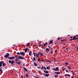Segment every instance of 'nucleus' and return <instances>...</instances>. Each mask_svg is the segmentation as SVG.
Listing matches in <instances>:
<instances>
[{"label": "nucleus", "mask_w": 78, "mask_h": 78, "mask_svg": "<svg viewBox=\"0 0 78 78\" xmlns=\"http://www.w3.org/2000/svg\"><path fill=\"white\" fill-rule=\"evenodd\" d=\"M18 57H16V58L18 59H24V57L20 56V55H18Z\"/></svg>", "instance_id": "f257e3e1"}, {"label": "nucleus", "mask_w": 78, "mask_h": 78, "mask_svg": "<svg viewBox=\"0 0 78 78\" xmlns=\"http://www.w3.org/2000/svg\"><path fill=\"white\" fill-rule=\"evenodd\" d=\"M9 62L10 64L11 63V65H12V66L14 65V62L13 60H12V61L11 60H9Z\"/></svg>", "instance_id": "f03ea898"}, {"label": "nucleus", "mask_w": 78, "mask_h": 78, "mask_svg": "<svg viewBox=\"0 0 78 78\" xmlns=\"http://www.w3.org/2000/svg\"><path fill=\"white\" fill-rule=\"evenodd\" d=\"M9 56V53H7L4 56V57L5 58H9L8 56Z\"/></svg>", "instance_id": "7ed1b4c3"}, {"label": "nucleus", "mask_w": 78, "mask_h": 78, "mask_svg": "<svg viewBox=\"0 0 78 78\" xmlns=\"http://www.w3.org/2000/svg\"><path fill=\"white\" fill-rule=\"evenodd\" d=\"M52 70H55L56 71H59V67H56V69L52 68Z\"/></svg>", "instance_id": "20e7f679"}, {"label": "nucleus", "mask_w": 78, "mask_h": 78, "mask_svg": "<svg viewBox=\"0 0 78 78\" xmlns=\"http://www.w3.org/2000/svg\"><path fill=\"white\" fill-rule=\"evenodd\" d=\"M20 54L21 55H23V56H25V53L23 52H20Z\"/></svg>", "instance_id": "39448f33"}, {"label": "nucleus", "mask_w": 78, "mask_h": 78, "mask_svg": "<svg viewBox=\"0 0 78 78\" xmlns=\"http://www.w3.org/2000/svg\"><path fill=\"white\" fill-rule=\"evenodd\" d=\"M40 53H41V52H38V53H36V58H38L39 57V55H40Z\"/></svg>", "instance_id": "423d86ee"}, {"label": "nucleus", "mask_w": 78, "mask_h": 78, "mask_svg": "<svg viewBox=\"0 0 78 78\" xmlns=\"http://www.w3.org/2000/svg\"><path fill=\"white\" fill-rule=\"evenodd\" d=\"M3 63H4V62H3V61H1L0 62V67H2V64H3Z\"/></svg>", "instance_id": "0eeeda50"}, {"label": "nucleus", "mask_w": 78, "mask_h": 78, "mask_svg": "<svg viewBox=\"0 0 78 78\" xmlns=\"http://www.w3.org/2000/svg\"><path fill=\"white\" fill-rule=\"evenodd\" d=\"M8 58H9V59H10L11 60V59H14V57H8Z\"/></svg>", "instance_id": "6e6552de"}, {"label": "nucleus", "mask_w": 78, "mask_h": 78, "mask_svg": "<svg viewBox=\"0 0 78 78\" xmlns=\"http://www.w3.org/2000/svg\"><path fill=\"white\" fill-rule=\"evenodd\" d=\"M43 75L45 76H46L47 77H48V76H49V74H45L44 73H43Z\"/></svg>", "instance_id": "1a4fd4ad"}, {"label": "nucleus", "mask_w": 78, "mask_h": 78, "mask_svg": "<svg viewBox=\"0 0 78 78\" xmlns=\"http://www.w3.org/2000/svg\"><path fill=\"white\" fill-rule=\"evenodd\" d=\"M28 48H26L24 49L25 52V53H26V52H27V50H28Z\"/></svg>", "instance_id": "9d476101"}, {"label": "nucleus", "mask_w": 78, "mask_h": 78, "mask_svg": "<svg viewBox=\"0 0 78 78\" xmlns=\"http://www.w3.org/2000/svg\"><path fill=\"white\" fill-rule=\"evenodd\" d=\"M53 43V40H50V42H49V44H51Z\"/></svg>", "instance_id": "9b49d317"}, {"label": "nucleus", "mask_w": 78, "mask_h": 78, "mask_svg": "<svg viewBox=\"0 0 78 78\" xmlns=\"http://www.w3.org/2000/svg\"><path fill=\"white\" fill-rule=\"evenodd\" d=\"M54 73H55L56 74H58V75H59V74H60V72H55Z\"/></svg>", "instance_id": "f8f14e48"}, {"label": "nucleus", "mask_w": 78, "mask_h": 78, "mask_svg": "<svg viewBox=\"0 0 78 78\" xmlns=\"http://www.w3.org/2000/svg\"><path fill=\"white\" fill-rule=\"evenodd\" d=\"M33 59H33H32V61H33V62H34V61H36V58L35 57H33Z\"/></svg>", "instance_id": "ddd939ff"}, {"label": "nucleus", "mask_w": 78, "mask_h": 78, "mask_svg": "<svg viewBox=\"0 0 78 78\" xmlns=\"http://www.w3.org/2000/svg\"><path fill=\"white\" fill-rule=\"evenodd\" d=\"M32 53V52H31V51H30L29 52V55L30 56L31 55Z\"/></svg>", "instance_id": "4468645a"}, {"label": "nucleus", "mask_w": 78, "mask_h": 78, "mask_svg": "<svg viewBox=\"0 0 78 78\" xmlns=\"http://www.w3.org/2000/svg\"><path fill=\"white\" fill-rule=\"evenodd\" d=\"M23 69H24V70H25V71H26V72H28V70H27V69H26V68L24 67Z\"/></svg>", "instance_id": "2eb2a0df"}, {"label": "nucleus", "mask_w": 78, "mask_h": 78, "mask_svg": "<svg viewBox=\"0 0 78 78\" xmlns=\"http://www.w3.org/2000/svg\"><path fill=\"white\" fill-rule=\"evenodd\" d=\"M6 66V63H2V66H3V67H4V66Z\"/></svg>", "instance_id": "dca6fc26"}, {"label": "nucleus", "mask_w": 78, "mask_h": 78, "mask_svg": "<svg viewBox=\"0 0 78 78\" xmlns=\"http://www.w3.org/2000/svg\"><path fill=\"white\" fill-rule=\"evenodd\" d=\"M76 37V36H74L73 37V40H75Z\"/></svg>", "instance_id": "f3484780"}, {"label": "nucleus", "mask_w": 78, "mask_h": 78, "mask_svg": "<svg viewBox=\"0 0 78 78\" xmlns=\"http://www.w3.org/2000/svg\"><path fill=\"white\" fill-rule=\"evenodd\" d=\"M26 77H28V76H29L28 75V73H27L26 74Z\"/></svg>", "instance_id": "a211bd4d"}, {"label": "nucleus", "mask_w": 78, "mask_h": 78, "mask_svg": "<svg viewBox=\"0 0 78 78\" xmlns=\"http://www.w3.org/2000/svg\"><path fill=\"white\" fill-rule=\"evenodd\" d=\"M34 66H37V63H36V62H34Z\"/></svg>", "instance_id": "6ab92c4d"}, {"label": "nucleus", "mask_w": 78, "mask_h": 78, "mask_svg": "<svg viewBox=\"0 0 78 78\" xmlns=\"http://www.w3.org/2000/svg\"><path fill=\"white\" fill-rule=\"evenodd\" d=\"M44 73H48V71H44Z\"/></svg>", "instance_id": "aec40b11"}, {"label": "nucleus", "mask_w": 78, "mask_h": 78, "mask_svg": "<svg viewBox=\"0 0 78 78\" xmlns=\"http://www.w3.org/2000/svg\"><path fill=\"white\" fill-rule=\"evenodd\" d=\"M65 76H70V75L65 74Z\"/></svg>", "instance_id": "412c9836"}, {"label": "nucleus", "mask_w": 78, "mask_h": 78, "mask_svg": "<svg viewBox=\"0 0 78 78\" xmlns=\"http://www.w3.org/2000/svg\"><path fill=\"white\" fill-rule=\"evenodd\" d=\"M46 68H47V69L48 70H49V69H50V67L49 66L47 67H46Z\"/></svg>", "instance_id": "4be33fe9"}, {"label": "nucleus", "mask_w": 78, "mask_h": 78, "mask_svg": "<svg viewBox=\"0 0 78 78\" xmlns=\"http://www.w3.org/2000/svg\"><path fill=\"white\" fill-rule=\"evenodd\" d=\"M30 45V43H28L27 44V45H26V46L27 47H28V46H29V45Z\"/></svg>", "instance_id": "5701e85b"}, {"label": "nucleus", "mask_w": 78, "mask_h": 78, "mask_svg": "<svg viewBox=\"0 0 78 78\" xmlns=\"http://www.w3.org/2000/svg\"><path fill=\"white\" fill-rule=\"evenodd\" d=\"M40 58H38L37 59L38 61V62H40Z\"/></svg>", "instance_id": "b1692460"}, {"label": "nucleus", "mask_w": 78, "mask_h": 78, "mask_svg": "<svg viewBox=\"0 0 78 78\" xmlns=\"http://www.w3.org/2000/svg\"><path fill=\"white\" fill-rule=\"evenodd\" d=\"M68 68L69 69H72V68H71V66H69L68 67Z\"/></svg>", "instance_id": "393cba45"}, {"label": "nucleus", "mask_w": 78, "mask_h": 78, "mask_svg": "<svg viewBox=\"0 0 78 78\" xmlns=\"http://www.w3.org/2000/svg\"><path fill=\"white\" fill-rule=\"evenodd\" d=\"M0 71L1 72V73H3V70H2V69H0Z\"/></svg>", "instance_id": "a878e982"}, {"label": "nucleus", "mask_w": 78, "mask_h": 78, "mask_svg": "<svg viewBox=\"0 0 78 78\" xmlns=\"http://www.w3.org/2000/svg\"><path fill=\"white\" fill-rule=\"evenodd\" d=\"M65 64L66 65H68L69 64V63L67 62H66Z\"/></svg>", "instance_id": "bb28decb"}, {"label": "nucleus", "mask_w": 78, "mask_h": 78, "mask_svg": "<svg viewBox=\"0 0 78 78\" xmlns=\"http://www.w3.org/2000/svg\"><path fill=\"white\" fill-rule=\"evenodd\" d=\"M33 53H34V56L35 57H36V53H35L34 52Z\"/></svg>", "instance_id": "cd10ccee"}, {"label": "nucleus", "mask_w": 78, "mask_h": 78, "mask_svg": "<svg viewBox=\"0 0 78 78\" xmlns=\"http://www.w3.org/2000/svg\"><path fill=\"white\" fill-rule=\"evenodd\" d=\"M46 62H50V61H49V60H46Z\"/></svg>", "instance_id": "c85d7f7f"}, {"label": "nucleus", "mask_w": 78, "mask_h": 78, "mask_svg": "<svg viewBox=\"0 0 78 78\" xmlns=\"http://www.w3.org/2000/svg\"><path fill=\"white\" fill-rule=\"evenodd\" d=\"M58 75H56V76L55 75L54 76V77H55V78H57V77H58Z\"/></svg>", "instance_id": "c756f323"}, {"label": "nucleus", "mask_w": 78, "mask_h": 78, "mask_svg": "<svg viewBox=\"0 0 78 78\" xmlns=\"http://www.w3.org/2000/svg\"><path fill=\"white\" fill-rule=\"evenodd\" d=\"M44 44H45V46L46 45H47L48 44V43L47 42L45 43Z\"/></svg>", "instance_id": "7c9ffc66"}, {"label": "nucleus", "mask_w": 78, "mask_h": 78, "mask_svg": "<svg viewBox=\"0 0 78 78\" xmlns=\"http://www.w3.org/2000/svg\"><path fill=\"white\" fill-rule=\"evenodd\" d=\"M49 50V49L48 48H46V51H48Z\"/></svg>", "instance_id": "2f4dec72"}, {"label": "nucleus", "mask_w": 78, "mask_h": 78, "mask_svg": "<svg viewBox=\"0 0 78 78\" xmlns=\"http://www.w3.org/2000/svg\"><path fill=\"white\" fill-rule=\"evenodd\" d=\"M51 52H50V53H51V54H53V51H52L51 50Z\"/></svg>", "instance_id": "473e14b6"}, {"label": "nucleus", "mask_w": 78, "mask_h": 78, "mask_svg": "<svg viewBox=\"0 0 78 78\" xmlns=\"http://www.w3.org/2000/svg\"><path fill=\"white\" fill-rule=\"evenodd\" d=\"M40 54L41 55V56H44V55L42 54V53H41H41H40Z\"/></svg>", "instance_id": "72a5a7b5"}, {"label": "nucleus", "mask_w": 78, "mask_h": 78, "mask_svg": "<svg viewBox=\"0 0 78 78\" xmlns=\"http://www.w3.org/2000/svg\"><path fill=\"white\" fill-rule=\"evenodd\" d=\"M17 55H20V53L19 52L17 53Z\"/></svg>", "instance_id": "f704fd0d"}, {"label": "nucleus", "mask_w": 78, "mask_h": 78, "mask_svg": "<svg viewBox=\"0 0 78 78\" xmlns=\"http://www.w3.org/2000/svg\"><path fill=\"white\" fill-rule=\"evenodd\" d=\"M61 38H62V37H61V38L60 37H58V40H59V39H61Z\"/></svg>", "instance_id": "c9c22d12"}, {"label": "nucleus", "mask_w": 78, "mask_h": 78, "mask_svg": "<svg viewBox=\"0 0 78 78\" xmlns=\"http://www.w3.org/2000/svg\"><path fill=\"white\" fill-rule=\"evenodd\" d=\"M37 69H41V66H39L37 67Z\"/></svg>", "instance_id": "e433bc0d"}, {"label": "nucleus", "mask_w": 78, "mask_h": 78, "mask_svg": "<svg viewBox=\"0 0 78 78\" xmlns=\"http://www.w3.org/2000/svg\"><path fill=\"white\" fill-rule=\"evenodd\" d=\"M18 64H19V65H20V62H18Z\"/></svg>", "instance_id": "4c0bfd02"}, {"label": "nucleus", "mask_w": 78, "mask_h": 78, "mask_svg": "<svg viewBox=\"0 0 78 78\" xmlns=\"http://www.w3.org/2000/svg\"><path fill=\"white\" fill-rule=\"evenodd\" d=\"M43 47H45V44H43Z\"/></svg>", "instance_id": "58836bf2"}, {"label": "nucleus", "mask_w": 78, "mask_h": 78, "mask_svg": "<svg viewBox=\"0 0 78 78\" xmlns=\"http://www.w3.org/2000/svg\"><path fill=\"white\" fill-rule=\"evenodd\" d=\"M65 71L66 72H68V73H69V71H68V70H65Z\"/></svg>", "instance_id": "ea45409f"}, {"label": "nucleus", "mask_w": 78, "mask_h": 78, "mask_svg": "<svg viewBox=\"0 0 78 78\" xmlns=\"http://www.w3.org/2000/svg\"><path fill=\"white\" fill-rule=\"evenodd\" d=\"M44 70H47V69H46V68L45 66H44Z\"/></svg>", "instance_id": "a19ab883"}, {"label": "nucleus", "mask_w": 78, "mask_h": 78, "mask_svg": "<svg viewBox=\"0 0 78 78\" xmlns=\"http://www.w3.org/2000/svg\"><path fill=\"white\" fill-rule=\"evenodd\" d=\"M21 78H23V76H21Z\"/></svg>", "instance_id": "79ce46f5"}, {"label": "nucleus", "mask_w": 78, "mask_h": 78, "mask_svg": "<svg viewBox=\"0 0 78 78\" xmlns=\"http://www.w3.org/2000/svg\"><path fill=\"white\" fill-rule=\"evenodd\" d=\"M15 63H16V64H18V62H17V61H16V62H15Z\"/></svg>", "instance_id": "37998d69"}, {"label": "nucleus", "mask_w": 78, "mask_h": 78, "mask_svg": "<svg viewBox=\"0 0 78 78\" xmlns=\"http://www.w3.org/2000/svg\"><path fill=\"white\" fill-rule=\"evenodd\" d=\"M41 69H44V66H43L41 68Z\"/></svg>", "instance_id": "c03bdc74"}, {"label": "nucleus", "mask_w": 78, "mask_h": 78, "mask_svg": "<svg viewBox=\"0 0 78 78\" xmlns=\"http://www.w3.org/2000/svg\"><path fill=\"white\" fill-rule=\"evenodd\" d=\"M68 49H69V48H66V51H68Z\"/></svg>", "instance_id": "a18cd8bd"}, {"label": "nucleus", "mask_w": 78, "mask_h": 78, "mask_svg": "<svg viewBox=\"0 0 78 78\" xmlns=\"http://www.w3.org/2000/svg\"><path fill=\"white\" fill-rule=\"evenodd\" d=\"M15 60L16 61H19V60H17V59H15Z\"/></svg>", "instance_id": "49530a36"}, {"label": "nucleus", "mask_w": 78, "mask_h": 78, "mask_svg": "<svg viewBox=\"0 0 78 78\" xmlns=\"http://www.w3.org/2000/svg\"><path fill=\"white\" fill-rule=\"evenodd\" d=\"M57 52V50H55V53H56V52Z\"/></svg>", "instance_id": "de8ad7c7"}, {"label": "nucleus", "mask_w": 78, "mask_h": 78, "mask_svg": "<svg viewBox=\"0 0 78 78\" xmlns=\"http://www.w3.org/2000/svg\"><path fill=\"white\" fill-rule=\"evenodd\" d=\"M73 40V39H70L69 40V41H72Z\"/></svg>", "instance_id": "09e8293b"}, {"label": "nucleus", "mask_w": 78, "mask_h": 78, "mask_svg": "<svg viewBox=\"0 0 78 78\" xmlns=\"http://www.w3.org/2000/svg\"><path fill=\"white\" fill-rule=\"evenodd\" d=\"M41 46H42V47H43V44H41Z\"/></svg>", "instance_id": "8fccbe9b"}, {"label": "nucleus", "mask_w": 78, "mask_h": 78, "mask_svg": "<svg viewBox=\"0 0 78 78\" xmlns=\"http://www.w3.org/2000/svg\"><path fill=\"white\" fill-rule=\"evenodd\" d=\"M76 39H78V38H76Z\"/></svg>", "instance_id": "3c124183"}, {"label": "nucleus", "mask_w": 78, "mask_h": 78, "mask_svg": "<svg viewBox=\"0 0 78 78\" xmlns=\"http://www.w3.org/2000/svg\"><path fill=\"white\" fill-rule=\"evenodd\" d=\"M34 47H36V45H34Z\"/></svg>", "instance_id": "603ef678"}, {"label": "nucleus", "mask_w": 78, "mask_h": 78, "mask_svg": "<svg viewBox=\"0 0 78 78\" xmlns=\"http://www.w3.org/2000/svg\"><path fill=\"white\" fill-rule=\"evenodd\" d=\"M41 61H42V62H44V60H41Z\"/></svg>", "instance_id": "864d4df0"}, {"label": "nucleus", "mask_w": 78, "mask_h": 78, "mask_svg": "<svg viewBox=\"0 0 78 78\" xmlns=\"http://www.w3.org/2000/svg\"><path fill=\"white\" fill-rule=\"evenodd\" d=\"M76 36L77 37H78V35H76Z\"/></svg>", "instance_id": "5fc2aeb1"}, {"label": "nucleus", "mask_w": 78, "mask_h": 78, "mask_svg": "<svg viewBox=\"0 0 78 78\" xmlns=\"http://www.w3.org/2000/svg\"><path fill=\"white\" fill-rule=\"evenodd\" d=\"M71 78H74L73 76H71Z\"/></svg>", "instance_id": "6e6d98bb"}, {"label": "nucleus", "mask_w": 78, "mask_h": 78, "mask_svg": "<svg viewBox=\"0 0 78 78\" xmlns=\"http://www.w3.org/2000/svg\"><path fill=\"white\" fill-rule=\"evenodd\" d=\"M72 74H73V75H74V73H72Z\"/></svg>", "instance_id": "4d7b16f0"}, {"label": "nucleus", "mask_w": 78, "mask_h": 78, "mask_svg": "<svg viewBox=\"0 0 78 78\" xmlns=\"http://www.w3.org/2000/svg\"><path fill=\"white\" fill-rule=\"evenodd\" d=\"M61 45L62 44V42H61Z\"/></svg>", "instance_id": "13d9d810"}, {"label": "nucleus", "mask_w": 78, "mask_h": 78, "mask_svg": "<svg viewBox=\"0 0 78 78\" xmlns=\"http://www.w3.org/2000/svg\"><path fill=\"white\" fill-rule=\"evenodd\" d=\"M48 47H49V48H50V46H48Z\"/></svg>", "instance_id": "bf43d9fd"}, {"label": "nucleus", "mask_w": 78, "mask_h": 78, "mask_svg": "<svg viewBox=\"0 0 78 78\" xmlns=\"http://www.w3.org/2000/svg\"><path fill=\"white\" fill-rule=\"evenodd\" d=\"M23 66H25V64H23Z\"/></svg>", "instance_id": "052dcab7"}, {"label": "nucleus", "mask_w": 78, "mask_h": 78, "mask_svg": "<svg viewBox=\"0 0 78 78\" xmlns=\"http://www.w3.org/2000/svg\"><path fill=\"white\" fill-rule=\"evenodd\" d=\"M12 46H15V44L13 45Z\"/></svg>", "instance_id": "680f3d73"}, {"label": "nucleus", "mask_w": 78, "mask_h": 78, "mask_svg": "<svg viewBox=\"0 0 78 78\" xmlns=\"http://www.w3.org/2000/svg\"><path fill=\"white\" fill-rule=\"evenodd\" d=\"M51 50H53V48H51Z\"/></svg>", "instance_id": "e2e57ef3"}, {"label": "nucleus", "mask_w": 78, "mask_h": 78, "mask_svg": "<svg viewBox=\"0 0 78 78\" xmlns=\"http://www.w3.org/2000/svg\"><path fill=\"white\" fill-rule=\"evenodd\" d=\"M70 38L71 39V38H72V37H70Z\"/></svg>", "instance_id": "0e129e2a"}, {"label": "nucleus", "mask_w": 78, "mask_h": 78, "mask_svg": "<svg viewBox=\"0 0 78 78\" xmlns=\"http://www.w3.org/2000/svg\"><path fill=\"white\" fill-rule=\"evenodd\" d=\"M63 44H64V45H66V44L64 43Z\"/></svg>", "instance_id": "69168bd1"}, {"label": "nucleus", "mask_w": 78, "mask_h": 78, "mask_svg": "<svg viewBox=\"0 0 78 78\" xmlns=\"http://www.w3.org/2000/svg\"><path fill=\"white\" fill-rule=\"evenodd\" d=\"M54 61H56V60L55 59V60H54Z\"/></svg>", "instance_id": "338daca9"}, {"label": "nucleus", "mask_w": 78, "mask_h": 78, "mask_svg": "<svg viewBox=\"0 0 78 78\" xmlns=\"http://www.w3.org/2000/svg\"><path fill=\"white\" fill-rule=\"evenodd\" d=\"M77 50H78V48H77Z\"/></svg>", "instance_id": "774afa93"}]
</instances>
